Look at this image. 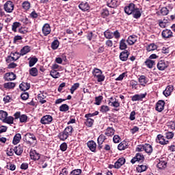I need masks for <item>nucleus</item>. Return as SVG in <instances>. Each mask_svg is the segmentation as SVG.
<instances>
[{
  "label": "nucleus",
  "mask_w": 175,
  "mask_h": 175,
  "mask_svg": "<svg viewBox=\"0 0 175 175\" xmlns=\"http://www.w3.org/2000/svg\"><path fill=\"white\" fill-rule=\"evenodd\" d=\"M73 127L72 126H67L63 131L59 133L58 137L62 142H65L69 137L73 135Z\"/></svg>",
  "instance_id": "f257e3e1"
},
{
  "label": "nucleus",
  "mask_w": 175,
  "mask_h": 175,
  "mask_svg": "<svg viewBox=\"0 0 175 175\" xmlns=\"http://www.w3.org/2000/svg\"><path fill=\"white\" fill-rule=\"evenodd\" d=\"M135 150L137 151L138 152L145 151V152L148 154V155H151V154H152V151H154V149L151 144H144L137 145Z\"/></svg>",
  "instance_id": "f03ea898"
},
{
  "label": "nucleus",
  "mask_w": 175,
  "mask_h": 175,
  "mask_svg": "<svg viewBox=\"0 0 175 175\" xmlns=\"http://www.w3.org/2000/svg\"><path fill=\"white\" fill-rule=\"evenodd\" d=\"M23 140L26 142L27 144H30V146H35V144H36V137L29 133L25 134Z\"/></svg>",
  "instance_id": "7ed1b4c3"
},
{
  "label": "nucleus",
  "mask_w": 175,
  "mask_h": 175,
  "mask_svg": "<svg viewBox=\"0 0 175 175\" xmlns=\"http://www.w3.org/2000/svg\"><path fill=\"white\" fill-rule=\"evenodd\" d=\"M144 155L142 153H137L135 156L131 160V163L134 165L136 162L143 163L144 162Z\"/></svg>",
  "instance_id": "20e7f679"
},
{
  "label": "nucleus",
  "mask_w": 175,
  "mask_h": 175,
  "mask_svg": "<svg viewBox=\"0 0 175 175\" xmlns=\"http://www.w3.org/2000/svg\"><path fill=\"white\" fill-rule=\"evenodd\" d=\"M4 10L7 12V13H12L13 10H14V4L11 1H7L4 4Z\"/></svg>",
  "instance_id": "39448f33"
},
{
  "label": "nucleus",
  "mask_w": 175,
  "mask_h": 175,
  "mask_svg": "<svg viewBox=\"0 0 175 175\" xmlns=\"http://www.w3.org/2000/svg\"><path fill=\"white\" fill-rule=\"evenodd\" d=\"M136 6L135 3H129L127 6L124 7V13L130 16V14H132L133 10H135Z\"/></svg>",
  "instance_id": "423d86ee"
},
{
  "label": "nucleus",
  "mask_w": 175,
  "mask_h": 175,
  "mask_svg": "<svg viewBox=\"0 0 175 175\" xmlns=\"http://www.w3.org/2000/svg\"><path fill=\"white\" fill-rule=\"evenodd\" d=\"M146 96H147V92L140 94H135L134 96H131V98L132 102H137L139 100H143Z\"/></svg>",
  "instance_id": "0eeeda50"
},
{
  "label": "nucleus",
  "mask_w": 175,
  "mask_h": 175,
  "mask_svg": "<svg viewBox=\"0 0 175 175\" xmlns=\"http://www.w3.org/2000/svg\"><path fill=\"white\" fill-rule=\"evenodd\" d=\"M163 39H170L173 38V32L170 29H165L161 32Z\"/></svg>",
  "instance_id": "6e6552de"
},
{
  "label": "nucleus",
  "mask_w": 175,
  "mask_h": 175,
  "mask_svg": "<svg viewBox=\"0 0 175 175\" xmlns=\"http://www.w3.org/2000/svg\"><path fill=\"white\" fill-rule=\"evenodd\" d=\"M130 54L131 53H129V51H128V50H124L122 51L119 55L120 61H123L124 62L128 61V58L129 57Z\"/></svg>",
  "instance_id": "1a4fd4ad"
},
{
  "label": "nucleus",
  "mask_w": 175,
  "mask_h": 175,
  "mask_svg": "<svg viewBox=\"0 0 175 175\" xmlns=\"http://www.w3.org/2000/svg\"><path fill=\"white\" fill-rule=\"evenodd\" d=\"M173 90H174V86L173 85H168L163 92L164 96L166 98H167V96H170V95H172V92H173Z\"/></svg>",
  "instance_id": "9d476101"
},
{
  "label": "nucleus",
  "mask_w": 175,
  "mask_h": 175,
  "mask_svg": "<svg viewBox=\"0 0 175 175\" xmlns=\"http://www.w3.org/2000/svg\"><path fill=\"white\" fill-rule=\"evenodd\" d=\"M163 109H165V101L160 100L156 103L155 110L161 113Z\"/></svg>",
  "instance_id": "9b49d317"
},
{
  "label": "nucleus",
  "mask_w": 175,
  "mask_h": 175,
  "mask_svg": "<svg viewBox=\"0 0 175 175\" xmlns=\"http://www.w3.org/2000/svg\"><path fill=\"white\" fill-rule=\"evenodd\" d=\"M157 143L161 144V146H165L169 144V141L165 139V137L161 134L158 135L156 138Z\"/></svg>",
  "instance_id": "f8f14e48"
},
{
  "label": "nucleus",
  "mask_w": 175,
  "mask_h": 175,
  "mask_svg": "<svg viewBox=\"0 0 175 175\" xmlns=\"http://www.w3.org/2000/svg\"><path fill=\"white\" fill-rule=\"evenodd\" d=\"M126 160L124 157L119 158L115 163V169H120L121 166L125 165Z\"/></svg>",
  "instance_id": "ddd939ff"
},
{
  "label": "nucleus",
  "mask_w": 175,
  "mask_h": 175,
  "mask_svg": "<svg viewBox=\"0 0 175 175\" xmlns=\"http://www.w3.org/2000/svg\"><path fill=\"white\" fill-rule=\"evenodd\" d=\"M138 81L142 87H146L148 83V78L145 75H140L138 78Z\"/></svg>",
  "instance_id": "4468645a"
},
{
  "label": "nucleus",
  "mask_w": 175,
  "mask_h": 175,
  "mask_svg": "<svg viewBox=\"0 0 175 175\" xmlns=\"http://www.w3.org/2000/svg\"><path fill=\"white\" fill-rule=\"evenodd\" d=\"M87 146L92 152H96V143L94 140L88 142Z\"/></svg>",
  "instance_id": "2eb2a0df"
},
{
  "label": "nucleus",
  "mask_w": 175,
  "mask_h": 175,
  "mask_svg": "<svg viewBox=\"0 0 175 175\" xmlns=\"http://www.w3.org/2000/svg\"><path fill=\"white\" fill-rule=\"evenodd\" d=\"M126 42L129 46H133V44L137 42V36L135 35L129 36Z\"/></svg>",
  "instance_id": "dca6fc26"
},
{
  "label": "nucleus",
  "mask_w": 175,
  "mask_h": 175,
  "mask_svg": "<svg viewBox=\"0 0 175 175\" xmlns=\"http://www.w3.org/2000/svg\"><path fill=\"white\" fill-rule=\"evenodd\" d=\"M128 147H129V143L124 140L118 144V150H119V151H124V150H126Z\"/></svg>",
  "instance_id": "f3484780"
},
{
  "label": "nucleus",
  "mask_w": 175,
  "mask_h": 175,
  "mask_svg": "<svg viewBox=\"0 0 175 175\" xmlns=\"http://www.w3.org/2000/svg\"><path fill=\"white\" fill-rule=\"evenodd\" d=\"M167 68V64H166V62L165 60H161L157 64V69L159 70H165Z\"/></svg>",
  "instance_id": "a211bd4d"
},
{
  "label": "nucleus",
  "mask_w": 175,
  "mask_h": 175,
  "mask_svg": "<svg viewBox=\"0 0 175 175\" xmlns=\"http://www.w3.org/2000/svg\"><path fill=\"white\" fill-rule=\"evenodd\" d=\"M4 79L7 81H12L13 80H16V75L13 72H7L4 76Z\"/></svg>",
  "instance_id": "6ab92c4d"
},
{
  "label": "nucleus",
  "mask_w": 175,
  "mask_h": 175,
  "mask_svg": "<svg viewBox=\"0 0 175 175\" xmlns=\"http://www.w3.org/2000/svg\"><path fill=\"white\" fill-rule=\"evenodd\" d=\"M131 14L133 17V18H139V17H142V12H140V9L137 8V6L135 7V10L133 12H131Z\"/></svg>",
  "instance_id": "aec40b11"
},
{
  "label": "nucleus",
  "mask_w": 175,
  "mask_h": 175,
  "mask_svg": "<svg viewBox=\"0 0 175 175\" xmlns=\"http://www.w3.org/2000/svg\"><path fill=\"white\" fill-rule=\"evenodd\" d=\"M144 65L149 69H152L155 66V61L151 60L150 59H146L144 62Z\"/></svg>",
  "instance_id": "412c9836"
},
{
  "label": "nucleus",
  "mask_w": 175,
  "mask_h": 175,
  "mask_svg": "<svg viewBox=\"0 0 175 175\" xmlns=\"http://www.w3.org/2000/svg\"><path fill=\"white\" fill-rule=\"evenodd\" d=\"M108 105H109V106H111L112 107H115V111H118V110H120V109H118V107H120V102H118L117 99L112 102L109 100Z\"/></svg>",
  "instance_id": "4be33fe9"
},
{
  "label": "nucleus",
  "mask_w": 175,
  "mask_h": 175,
  "mask_svg": "<svg viewBox=\"0 0 175 175\" xmlns=\"http://www.w3.org/2000/svg\"><path fill=\"white\" fill-rule=\"evenodd\" d=\"M114 133H116V130H114L113 127H107L105 132V135L109 137L114 136Z\"/></svg>",
  "instance_id": "5701e85b"
},
{
  "label": "nucleus",
  "mask_w": 175,
  "mask_h": 175,
  "mask_svg": "<svg viewBox=\"0 0 175 175\" xmlns=\"http://www.w3.org/2000/svg\"><path fill=\"white\" fill-rule=\"evenodd\" d=\"M19 88L21 91H28L31 88V84L27 82H23L19 85Z\"/></svg>",
  "instance_id": "b1692460"
},
{
  "label": "nucleus",
  "mask_w": 175,
  "mask_h": 175,
  "mask_svg": "<svg viewBox=\"0 0 175 175\" xmlns=\"http://www.w3.org/2000/svg\"><path fill=\"white\" fill-rule=\"evenodd\" d=\"M79 8L83 12H87V10H90V4H88V3L82 2L79 5Z\"/></svg>",
  "instance_id": "393cba45"
},
{
  "label": "nucleus",
  "mask_w": 175,
  "mask_h": 175,
  "mask_svg": "<svg viewBox=\"0 0 175 175\" xmlns=\"http://www.w3.org/2000/svg\"><path fill=\"white\" fill-rule=\"evenodd\" d=\"M148 169V166L146 165H138L136 167V170L138 173H143V172H146Z\"/></svg>",
  "instance_id": "a878e982"
},
{
  "label": "nucleus",
  "mask_w": 175,
  "mask_h": 175,
  "mask_svg": "<svg viewBox=\"0 0 175 175\" xmlns=\"http://www.w3.org/2000/svg\"><path fill=\"white\" fill-rule=\"evenodd\" d=\"M104 36L105 39H113V38H114V35H113V32H111V31H110V29H107L105 32H104Z\"/></svg>",
  "instance_id": "bb28decb"
},
{
  "label": "nucleus",
  "mask_w": 175,
  "mask_h": 175,
  "mask_svg": "<svg viewBox=\"0 0 175 175\" xmlns=\"http://www.w3.org/2000/svg\"><path fill=\"white\" fill-rule=\"evenodd\" d=\"M31 159H34L35 161L40 159V155L39 153L36 152V150H33L30 152Z\"/></svg>",
  "instance_id": "cd10ccee"
},
{
  "label": "nucleus",
  "mask_w": 175,
  "mask_h": 175,
  "mask_svg": "<svg viewBox=\"0 0 175 175\" xmlns=\"http://www.w3.org/2000/svg\"><path fill=\"white\" fill-rule=\"evenodd\" d=\"M107 5L109 8H115L118 6V1L117 0H110L107 3Z\"/></svg>",
  "instance_id": "c85d7f7f"
},
{
  "label": "nucleus",
  "mask_w": 175,
  "mask_h": 175,
  "mask_svg": "<svg viewBox=\"0 0 175 175\" xmlns=\"http://www.w3.org/2000/svg\"><path fill=\"white\" fill-rule=\"evenodd\" d=\"M31 51V47L29 46H25L20 52V55H25V54H28Z\"/></svg>",
  "instance_id": "c756f323"
},
{
  "label": "nucleus",
  "mask_w": 175,
  "mask_h": 175,
  "mask_svg": "<svg viewBox=\"0 0 175 175\" xmlns=\"http://www.w3.org/2000/svg\"><path fill=\"white\" fill-rule=\"evenodd\" d=\"M120 50H126L128 49V45H126V42L125 39H122L120 41V46H119Z\"/></svg>",
  "instance_id": "7c9ffc66"
},
{
  "label": "nucleus",
  "mask_w": 175,
  "mask_h": 175,
  "mask_svg": "<svg viewBox=\"0 0 175 175\" xmlns=\"http://www.w3.org/2000/svg\"><path fill=\"white\" fill-rule=\"evenodd\" d=\"M85 124L88 126V128H92V126L94 125V119L91 118H85Z\"/></svg>",
  "instance_id": "2f4dec72"
},
{
  "label": "nucleus",
  "mask_w": 175,
  "mask_h": 175,
  "mask_svg": "<svg viewBox=\"0 0 175 175\" xmlns=\"http://www.w3.org/2000/svg\"><path fill=\"white\" fill-rule=\"evenodd\" d=\"M158 49V46L154 43H151L146 46V51H154Z\"/></svg>",
  "instance_id": "473e14b6"
},
{
  "label": "nucleus",
  "mask_w": 175,
  "mask_h": 175,
  "mask_svg": "<svg viewBox=\"0 0 175 175\" xmlns=\"http://www.w3.org/2000/svg\"><path fill=\"white\" fill-rule=\"evenodd\" d=\"M167 163L165 161H161L159 160V162L157 163V166L158 169L162 170V169H166Z\"/></svg>",
  "instance_id": "72a5a7b5"
},
{
  "label": "nucleus",
  "mask_w": 175,
  "mask_h": 175,
  "mask_svg": "<svg viewBox=\"0 0 175 175\" xmlns=\"http://www.w3.org/2000/svg\"><path fill=\"white\" fill-rule=\"evenodd\" d=\"M50 75L53 79H59V77H61V74H59V72H57V70H52L50 72Z\"/></svg>",
  "instance_id": "f704fd0d"
},
{
  "label": "nucleus",
  "mask_w": 175,
  "mask_h": 175,
  "mask_svg": "<svg viewBox=\"0 0 175 175\" xmlns=\"http://www.w3.org/2000/svg\"><path fill=\"white\" fill-rule=\"evenodd\" d=\"M21 140V134L17 133L14 135L12 143L13 144H18Z\"/></svg>",
  "instance_id": "c9c22d12"
},
{
  "label": "nucleus",
  "mask_w": 175,
  "mask_h": 175,
  "mask_svg": "<svg viewBox=\"0 0 175 175\" xmlns=\"http://www.w3.org/2000/svg\"><path fill=\"white\" fill-rule=\"evenodd\" d=\"M14 150L16 155H21V154H23V152L24 151V149L23 148V146H18L14 148Z\"/></svg>",
  "instance_id": "e433bc0d"
},
{
  "label": "nucleus",
  "mask_w": 175,
  "mask_h": 175,
  "mask_svg": "<svg viewBox=\"0 0 175 175\" xmlns=\"http://www.w3.org/2000/svg\"><path fill=\"white\" fill-rule=\"evenodd\" d=\"M107 139V138L105 136V135L100 134L97 139V143L98 144H103L105 141Z\"/></svg>",
  "instance_id": "4c0bfd02"
},
{
  "label": "nucleus",
  "mask_w": 175,
  "mask_h": 175,
  "mask_svg": "<svg viewBox=\"0 0 175 175\" xmlns=\"http://www.w3.org/2000/svg\"><path fill=\"white\" fill-rule=\"evenodd\" d=\"M51 33V28L50 27V25L49 23H46L44 25V36H47V35H50Z\"/></svg>",
  "instance_id": "58836bf2"
},
{
  "label": "nucleus",
  "mask_w": 175,
  "mask_h": 175,
  "mask_svg": "<svg viewBox=\"0 0 175 175\" xmlns=\"http://www.w3.org/2000/svg\"><path fill=\"white\" fill-rule=\"evenodd\" d=\"M102 100H103V96H96L94 105H96V106H100Z\"/></svg>",
  "instance_id": "ea45409f"
},
{
  "label": "nucleus",
  "mask_w": 175,
  "mask_h": 175,
  "mask_svg": "<svg viewBox=\"0 0 175 175\" xmlns=\"http://www.w3.org/2000/svg\"><path fill=\"white\" fill-rule=\"evenodd\" d=\"M53 122V116L50 115H45L44 116V125L46 124H51Z\"/></svg>",
  "instance_id": "a19ab883"
},
{
  "label": "nucleus",
  "mask_w": 175,
  "mask_h": 175,
  "mask_svg": "<svg viewBox=\"0 0 175 175\" xmlns=\"http://www.w3.org/2000/svg\"><path fill=\"white\" fill-rule=\"evenodd\" d=\"M100 113H103V114H106L107 111H110V107L107 105H102L100 108Z\"/></svg>",
  "instance_id": "79ce46f5"
},
{
  "label": "nucleus",
  "mask_w": 175,
  "mask_h": 175,
  "mask_svg": "<svg viewBox=\"0 0 175 175\" xmlns=\"http://www.w3.org/2000/svg\"><path fill=\"white\" fill-rule=\"evenodd\" d=\"M4 88H7L8 90H10L12 88H14V87H16V83H13V82H8L4 83Z\"/></svg>",
  "instance_id": "37998d69"
},
{
  "label": "nucleus",
  "mask_w": 175,
  "mask_h": 175,
  "mask_svg": "<svg viewBox=\"0 0 175 175\" xmlns=\"http://www.w3.org/2000/svg\"><path fill=\"white\" fill-rule=\"evenodd\" d=\"M94 77H96L97 81L98 83H102V81H105V77L104 75H102V74L94 75Z\"/></svg>",
  "instance_id": "c03bdc74"
},
{
  "label": "nucleus",
  "mask_w": 175,
  "mask_h": 175,
  "mask_svg": "<svg viewBox=\"0 0 175 175\" xmlns=\"http://www.w3.org/2000/svg\"><path fill=\"white\" fill-rule=\"evenodd\" d=\"M109 14H110V12H109V10L106 8L102 10L101 17H103V18H106V17H108Z\"/></svg>",
  "instance_id": "a18cd8bd"
},
{
  "label": "nucleus",
  "mask_w": 175,
  "mask_h": 175,
  "mask_svg": "<svg viewBox=\"0 0 175 175\" xmlns=\"http://www.w3.org/2000/svg\"><path fill=\"white\" fill-rule=\"evenodd\" d=\"M20 27H21V23L18 22H14L12 24V29L14 32H17V28H20Z\"/></svg>",
  "instance_id": "49530a36"
},
{
  "label": "nucleus",
  "mask_w": 175,
  "mask_h": 175,
  "mask_svg": "<svg viewBox=\"0 0 175 175\" xmlns=\"http://www.w3.org/2000/svg\"><path fill=\"white\" fill-rule=\"evenodd\" d=\"M59 46V41L58 40H55L51 44V49L53 50H57Z\"/></svg>",
  "instance_id": "de8ad7c7"
},
{
  "label": "nucleus",
  "mask_w": 175,
  "mask_h": 175,
  "mask_svg": "<svg viewBox=\"0 0 175 175\" xmlns=\"http://www.w3.org/2000/svg\"><path fill=\"white\" fill-rule=\"evenodd\" d=\"M79 87H80V83H74L70 90V94H75V91H76V90H77Z\"/></svg>",
  "instance_id": "09e8293b"
},
{
  "label": "nucleus",
  "mask_w": 175,
  "mask_h": 175,
  "mask_svg": "<svg viewBox=\"0 0 175 175\" xmlns=\"http://www.w3.org/2000/svg\"><path fill=\"white\" fill-rule=\"evenodd\" d=\"M59 111L66 112L69 110V105L67 104H62L59 107Z\"/></svg>",
  "instance_id": "8fccbe9b"
},
{
  "label": "nucleus",
  "mask_w": 175,
  "mask_h": 175,
  "mask_svg": "<svg viewBox=\"0 0 175 175\" xmlns=\"http://www.w3.org/2000/svg\"><path fill=\"white\" fill-rule=\"evenodd\" d=\"M88 40L91 41L92 39H96V35L94 34L92 31H88L87 36H86Z\"/></svg>",
  "instance_id": "3c124183"
},
{
  "label": "nucleus",
  "mask_w": 175,
  "mask_h": 175,
  "mask_svg": "<svg viewBox=\"0 0 175 175\" xmlns=\"http://www.w3.org/2000/svg\"><path fill=\"white\" fill-rule=\"evenodd\" d=\"M14 121V118L12 116H7L5 119L3 121V122H5V124H13Z\"/></svg>",
  "instance_id": "603ef678"
},
{
  "label": "nucleus",
  "mask_w": 175,
  "mask_h": 175,
  "mask_svg": "<svg viewBox=\"0 0 175 175\" xmlns=\"http://www.w3.org/2000/svg\"><path fill=\"white\" fill-rule=\"evenodd\" d=\"M22 7L25 10H29L31 8V3L29 1H24L22 3Z\"/></svg>",
  "instance_id": "864d4df0"
},
{
  "label": "nucleus",
  "mask_w": 175,
  "mask_h": 175,
  "mask_svg": "<svg viewBox=\"0 0 175 175\" xmlns=\"http://www.w3.org/2000/svg\"><path fill=\"white\" fill-rule=\"evenodd\" d=\"M7 117H8V112L5 111H0V120L1 121L3 122Z\"/></svg>",
  "instance_id": "5fc2aeb1"
},
{
  "label": "nucleus",
  "mask_w": 175,
  "mask_h": 175,
  "mask_svg": "<svg viewBox=\"0 0 175 175\" xmlns=\"http://www.w3.org/2000/svg\"><path fill=\"white\" fill-rule=\"evenodd\" d=\"M36 62H38V58H36V57L30 58V60L29 62V66L30 68H32V66H33V65H35V64H36Z\"/></svg>",
  "instance_id": "6e6d98bb"
},
{
  "label": "nucleus",
  "mask_w": 175,
  "mask_h": 175,
  "mask_svg": "<svg viewBox=\"0 0 175 175\" xmlns=\"http://www.w3.org/2000/svg\"><path fill=\"white\" fill-rule=\"evenodd\" d=\"M82 173L81 169H75L70 172L69 175H81Z\"/></svg>",
  "instance_id": "4d7b16f0"
},
{
  "label": "nucleus",
  "mask_w": 175,
  "mask_h": 175,
  "mask_svg": "<svg viewBox=\"0 0 175 175\" xmlns=\"http://www.w3.org/2000/svg\"><path fill=\"white\" fill-rule=\"evenodd\" d=\"M160 12L162 16H167L169 14V10L166 7H163Z\"/></svg>",
  "instance_id": "13d9d810"
},
{
  "label": "nucleus",
  "mask_w": 175,
  "mask_h": 175,
  "mask_svg": "<svg viewBox=\"0 0 175 175\" xmlns=\"http://www.w3.org/2000/svg\"><path fill=\"white\" fill-rule=\"evenodd\" d=\"M38 100L41 103V105H43L44 103V95L43 93L39 94L38 95Z\"/></svg>",
  "instance_id": "bf43d9fd"
},
{
  "label": "nucleus",
  "mask_w": 175,
  "mask_h": 175,
  "mask_svg": "<svg viewBox=\"0 0 175 175\" xmlns=\"http://www.w3.org/2000/svg\"><path fill=\"white\" fill-rule=\"evenodd\" d=\"M130 85L132 86L133 90H137V81L131 80L130 81Z\"/></svg>",
  "instance_id": "052dcab7"
},
{
  "label": "nucleus",
  "mask_w": 175,
  "mask_h": 175,
  "mask_svg": "<svg viewBox=\"0 0 175 175\" xmlns=\"http://www.w3.org/2000/svg\"><path fill=\"white\" fill-rule=\"evenodd\" d=\"M99 114V111H96L93 113H87L85 115V118H91V117H95V116H98Z\"/></svg>",
  "instance_id": "680f3d73"
},
{
  "label": "nucleus",
  "mask_w": 175,
  "mask_h": 175,
  "mask_svg": "<svg viewBox=\"0 0 175 175\" xmlns=\"http://www.w3.org/2000/svg\"><path fill=\"white\" fill-rule=\"evenodd\" d=\"M29 73L31 75V76H38V68H31V70H29Z\"/></svg>",
  "instance_id": "e2e57ef3"
},
{
  "label": "nucleus",
  "mask_w": 175,
  "mask_h": 175,
  "mask_svg": "<svg viewBox=\"0 0 175 175\" xmlns=\"http://www.w3.org/2000/svg\"><path fill=\"white\" fill-rule=\"evenodd\" d=\"M59 148L61 150V151H62L63 152L66 151V150H68V144L66 142H63L60 146Z\"/></svg>",
  "instance_id": "0e129e2a"
},
{
  "label": "nucleus",
  "mask_w": 175,
  "mask_h": 175,
  "mask_svg": "<svg viewBox=\"0 0 175 175\" xmlns=\"http://www.w3.org/2000/svg\"><path fill=\"white\" fill-rule=\"evenodd\" d=\"M11 57H12L13 59H15V61H17V59H18V58H20V54H18V53L15 52V53H12L10 54Z\"/></svg>",
  "instance_id": "69168bd1"
},
{
  "label": "nucleus",
  "mask_w": 175,
  "mask_h": 175,
  "mask_svg": "<svg viewBox=\"0 0 175 175\" xmlns=\"http://www.w3.org/2000/svg\"><path fill=\"white\" fill-rule=\"evenodd\" d=\"M120 140H121V137L118 135H115L113 137V143H120Z\"/></svg>",
  "instance_id": "338daca9"
},
{
  "label": "nucleus",
  "mask_w": 175,
  "mask_h": 175,
  "mask_svg": "<svg viewBox=\"0 0 175 175\" xmlns=\"http://www.w3.org/2000/svg\"><path fill=\"white\" fill-rule=\"evenodd\" d=\"M20 122H27V120H28V117L27 115H22L19 118Z\"/></svg>",
  "instance_id": "774afa93"
}]
</instances>
